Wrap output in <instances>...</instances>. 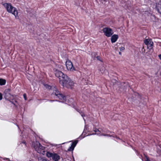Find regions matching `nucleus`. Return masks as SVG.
<instances>
[{"label":"nucleus","instance_id":"bb28decb","mask_svg":"<svg viewBox=\"0 0 161 161\" xmlns=\"http://www.w3.org/2000/svg\"><path fill=\"white\" fill-rule=\"evenodd\" d=\"M25 94H24V98H25V100H26V98L25 97Z\"/></svg>","mask_w":161,"mask_h":161},{"label":"nucleus","instance_id":"f257e3e1","mask_svg":"<svg viewBox=\"0 0 161 161\" xmlns=\"http://www.w3.org/2000/svg\"><path fill=\"white\" fill-rule=\"evenodd\" d=\"M44 85L45 87L47 89H53V92L52 95H55L57 97L62 101L61 102L72 106L74 108L76 109V103L74 102L73 99L69 98L68 96H65L63 95L58 91L57 88L55 87H52L47 84H44Z\"/></svg>","mask_w":161,"mask_h":161},{"label":"nucleus","instance_id":"412c9836","mask_svg":"<svg viewBox=\"0 0 161 161\" xmlns=\"http://www.w3.org/2000/svg\"><path fill=\"white\" fill-rule=\"evenodd\" d=\"M22 143L24 145H25V146H26V142L25 141H22Z\"/></svg>","mask_w":161,"mask_h":161},{"label":"nucleus","instance_id":"0eeeda50","mask_svg":"<svg viewBox=\"0 0 161 161\" xmlns=\"http://www.w3.org/2000/svg\"><path fill=\"white\" fill-rule=\"evenodd\" d=\"M103 31L105 36L107 37L111 36L113 33L112 29L110 28H103Z\"/></svg>","mask_w":161,"mask_h":161},{"label":"nucleus","instance_id":"f3484780","mask_svg":"<svg viewBox=\"0 0 161 161\" xmlns=\"http://www.w3.org/2000/svg\"><path fill=\"white\" fill-rule=\"evenodd\" d=\"M76 109L77 110V111L81 115V116L83 117V119L84 120V121L85 122V119L84 118V117L85 116V115H84V114L82 113L81 111L80 112V110L79 109Z\"/></svg>","mask_w":161,"mask_h":161},{"label":"nucleus","instance_id":"4be33fe9","mask_svg":"<svg viewBox=\"0 0 161 161\" xmlns=\"http://www.w3.org/2000/svg\"><path fill=\"white\" fill-rule=\"evenodd\" d=\"M136 95H137L138 96V97H139V98H140V96L139 95V94L137 93H136Z\"/></svg>","mask_w":161,"mask_h":161},{"label":"nucleus","instance_id":"a878e982","mask_svg":"<svg viewBox=\"0 0 161 161\" xmlns=\"http://www.w3.org/2000/svg\"><path fill=\"white\" fill-rule=\"evenodd\" d=\"M48 101H49L50 102H54V101H56V100H48Z\"/></svg>","mask_w":161,"mask_h":161},{"label":"nucleus","instance_id":"9b49d317","mask_svg":"<svg viewBox=\"0 0 161 161\" xmlns=\"http://www.w3.org/2000/svg\"><path fill=\"white\" fill-rule=\"evenodd\" d=\"M78 142V140H75L73 142L71 143V146L68 148V151H73Z\"/></svg>","mask_w":161,"mask_h":161},{"label":"nucleus","instance_id":"4468645a","mask_svg":"<svg viewBox=\"0 0 161 161\" xmlns=\"http://www.w3.org/2000/svg\"><path fill=\"white\" fill-rule=\"evenodd\" d=\"M144 43H145L146 45H148L149 44H150V47L152 46L153 45V42H151L148 39H146L144 41Z\"/></svg>","mask_w":161,"mask_h":161},{"label":"nucleus","instance_id":"393cba45","mask_svg":"<svg viewBox=\"0 0 161 161\" xmlns=\"http://www.w3.org/2000/svg\"><path fill=\"white\" fill-rule=\"evenodd\" d=\"M158 57L161 60V54H159L158 55Z\"/></svg>","mask_w":161,"mask_h":161},{"label":"nucleus","instance_id":"a211bd4d","mask_svg":"<svg viewBox=\"0 0 161 161\" xmlns=\"http://www.w3.org/2000/svg\"><path fill=\"white\" fill-rule=\"evenodd\" d=\"M125 49V48L124 47H122L120 48V50L121 51H122Z\"/></svg>","mask_w":161,"mask_h":161},{"label":"nucleus","instance_id":"423d86ee","mask_svg":"<svg viewBox=\"0 0 161 161\" xmlns=\"http://www.w3.org/2000/svg\"><path fill=\"white\" fill-rule=\"evenodd\" d=\"M62 84L63 86L70 89L72 88L74 86V83L70 79Z\"/></svg>","mask_w":161,"mask_h":161},{"label":"nucleus","instance_id":"6e6552de","mask_svg":"<svg viewBox=\"0 0 161 161\" xmlns=\"http://www.w3.org/2000/svg\"><path fill=\"white\" fill-rule=\"evenodd\" d=\"M66 66L68 70L73 71L75 70V68L73 67L72 63L70 60H67L66 61Z\"/></svg>","mask_w":161,"mask_h":161},{"label":"nucleus","instance_id":"c756f323","mask_svg":"<svg viewBox=\"0 0 161 161\" xmlns=\"http://www.w3.org/2000/svg\"><path fill=\"white\" fill-rule=\"evenodd\" d=\"M76 5H78V4H76Z\"/></svg>","mask_w":161,"mask_h":161},{"label":"nucleus","instance_id":"5701e85b","mask_svg":"<svg viewBox=\"0 0 161 161\" xmlns=\"http://www.w3.org/2000/svg\"><path fill=\"white\" fill-rule=\"evenodd\" d=\"M3 160H7L9 161V159L8 158H3Z\"/></svg>","mask_w":161,"mask_h":161},{"label":"nucleus","instance_id":"dca6fc26","mask_svg":"<svg viewBox=\"0 0 161 161\" xmlns=\"http://www.w3.org/2000/svg\"><path fill=\"white\" fill-rule=\"evenodd\" d=\"M6 83V80L2 79H0V85L1 86L4 85Z\"/></svg>","mask_w":161,"mask_h":161},{"label":"nucleus","instance_id":"cd10ccee","mask_svg":"<svg viewBox=\"0 0 161 161\" xmlns=\"http://www.w3.org/2000/svg\"><path fill=\"white\" fill-rule=\"evenodd\" d=\"M119 54H120V55H121V53L120 52H119Z\"/></svg>","mask_w":161,"mask_h":161},{"label":"nucleus","instance_id":"f8f14e48","mask_svg":"<svg viewBox=\"0 0 161 161\" xmlns=\"http://www.w3.org/2000/svg\"><path fill=\"white\" fill-rule=\"evenodd\" d=\"M87 128L88 127L87 125H85L83 132L82 134L79 137L78 139H81L83 138L86 136H88V135H86V134H85L87 131Z\"/></svg>","mask_w":161,"mask_h":161},{"label":"nucleus","instance_id":"9d476101","mask_svg":"<svg viewBox=\"0 0 161 161\" xmlns=\"http://www.w3.org/2000/svg\"><path fill=\"white\" fill-rule=\"evenodd\" d=\"M10 89H7L5 90L3 93V96L5 99H9L10 98L11 94H10Z\"/></svg>","mask_w":161,"mask_h":161},{"label":"nucleus","instance_id":"b1692460","mask_svg":"<svg viewBox=\"0 0 161 161\" xmlns=\"http://www.w3.org/2000/svg\"><path fill=\"white\" fill-rule=\"evenodd\" d=\"M42 161H47L46 159L44 158H42Z\"/></svg>","mask_w":161,"mask_h":161},{"label":"nucleus","instance_id":"c85d7f7f","mask_svg":"<svg viewBox=\"0 0 161 161\" xmlns=\"http://www.w3.org/2000/svg\"><path fill=\"white\" fill-rule=\"evenodd\" d=\"M17 126H18V128H19V127L18 126V125H17Z\"/></svg>","mask_w":161,"mask_h":161},{"label":"nucleus","instance_id":"7ed1b4c3","mask_svg":"<svg viewBox=\"0 0 161 161\" xmlns=\"http://www.w3.org/2000/svg\"><path fill=\"white\" fill-rule=\"evenodd\" d=\"M55 75L56 76L59 78L60 83L61 84L70 79L67 75L59 70L56 71Z\"/></svg>","mask_w":161,"mask_h":161},{"label":"nucleus","instance_id":"39448f33","mask_svg":"<svg viewBox=\"0 0 161 161\" xmlns=\"http://www.w3.org/2000/svg\"><path fill=\"white\" fill-rule=\"evenodd\" d=\"M46 156L48 158H51L54 161H58L60 158V156L57 153H52L49 152H47Z\"/></svg>","mask_w":161,"mask_h":161},{"label":"nucleus","instance_id":"6ab92c4d","mask_svg":"<svg viewBox=\"0 0 161 161\" xmlns=\"http://www.w3.org/2000/svg\"><path fill=\"white\" fill-rule=\"evenodd\" d=\"M97 59L98 60H99L101 61H102L101 60V57L99 56H97Z\"/></svg>","mask_w":161,"mask_h":161},{"label":"nucleus","instance_id":"2eb2a0df","mask_svg":"<svg viewBox=\"0 0 161 161\" xmlns=\"http://www.w3.org/2000/svg\"><path fill=\"white\" fill-rule=\"evenodd\" d=\"M156 9L158 12L161 14V4H158L156 5Z\"/></svg>","mask_w":161,"mask_h":161},{"label":"nucleus","instance_id":"1a4fd4ad","mask_svg":"<svg viewBox=\"0 0 161 161\" xmlns=\"http://www.w3.org/2000/svg\"><path fill=\"white\" fill-rule=\"evenodd\" d=\"M94 131L95 132V133L93 134L92 135L97 134L99 136H111L110 135L104 134L103 133L104 132H107L104 131L103 130H99V129L96 128L94 130Z\"/></svg>","mask_w":161,"mask_h":161},{"label":"nucleus","instance_id":"aec40b11","mask_svg":"<svg viewBox=\"0 0 161 161\" xmlns=\"http://www.w3.org/2000/svg\"><path fill=\"white\" fill-rule=\"evenodd\" d=\"M3 98V95L2 93H0V100H1Z\"/></svg>","mask_w":161,"mask_h":161},{"label":"nucleus","instance_id":"f03ea898","mask_svg":"<svg viewBox=\"0 0 161 161\" xmlns=\"http://www.w3.org/2000/svg\"><path fill=\"white\" fill-rule=\"evenodd\" d=\"M7 11L14 15L16 19L18 17V11L16 8L12 6L10 3H6L3 4Z\"/></svg>","mask_w":161,"mask_h":161},{"label":"nucleus","instance_id":"20e7f679","mask_svg":"<svg viewBox=\"0 0 161 161\" xmlns=\"http://www.w3.org/2000/svg\"><path fill=\"white\" fill-rule=\"evenodd\" d=\"M34 147L36 151L38 153L44 155L45 151V147L42 146L39 142H36L34 146Z\"/></svg>","mask_w":161,"mask_h":161},{"label":"nucleus","instance_id":"ddd939ff","mask_svg":"<svg viewBox=\"0 0 161 161\" xmlns=\"http://www.w3.org/2000/svg\"><path fill=\"white\" fill-rule=\"evenodd\" d=\"M119 38L118 35L116 34L113 35L111 37V42L112 43H113L115 42Z\"/></svg>","mask_w":161,"mask_h":161}]
</instances>
